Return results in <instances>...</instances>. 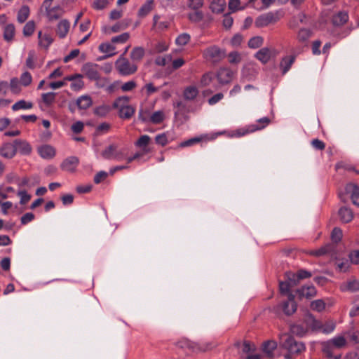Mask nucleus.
Wrapping results in <instances>:
<instances>
[{
  "label": "nucleus",
  "mask_w": 359,
  "mask_h": 359,
  "mask_svg": "<svg viewBox=\"0 0 359 359\" xmlns=\"http://www.w3.org/2000/svg\"><path fill=\"white\" fill-rule=\"evenodd\" d=\"M103 158L107 160L115 159L121 161L126 157L123 149H119L116 144H111L107 147L101 153Z\"/></svg>",
  "instance_id": "423d86ee"
},
{
  "label": "nucleus",
  "mask_w": 359,
  "mask_h": 359,
  "mask_svg": "<svg viewBox=\"0 0 359 359\" xmlns=\"http://www.w3.org/2000/svg\"><path fill=\"white\" fill-rule=\"evenodd\" d=\"M191 39V36L187 33L180 34L175 39V43L179 46L187 45Z\"/></svg>",
  "instance_id": "a18cd8bd"
},
{
  "label": "nucleus",
  "mask_w": 359,
  "mask_h": 359,
  "mask_svg": "<svg viewBox=\"0 0 359 359\" xmlns=\"http://www.w3.org/2000/svg\"><path fill=\"white\" fill-rule=\"evenodd\" d=\"M264 42V39L262 36H257L251 38L248 41V46L250 48H257L260 47Z\"/></svg>",
  "instance_id": "de8ad7c7"
},
{
  "label": "nucleus",
  "mask_w": 359,
  "mask_h": 359,
  "mask_svg": "<svg viewBox=\"0 0 359 359\" xmlns=\"http://www.w3.org/2000/svg\"><path fill=\"white\" fill-rule=\"evenodd\" d=\"M203 55L206 60L218 63L225 57L226 52L217 46H211L203 50Z\"/></svg>",
  "instance_id": "7ed1b4c3"
},
{
  "label": "nucleus",
  "mask_w": 359,
  "mask_h": 359,
  "mask_svg": "<svg viewBox=\"0 0 359 359\" xmlns=\"http://www.w3.org/2000/svg\"><path fill=\"white\" fill-rule=\"evenodd\" d=\"M348 20V15L346 12H339L337 15L332 18V22L334 25H342L346 22Z\"/></svg>",
  "instance_id": "72a5a7b5"
},
{
  "label": "nucleus",
  "mask_w": 359,
  "mask_h": 359,
  "mask_svg": "<svg viewBox=\"0 0 359 359\" xmlns=\"http://www.w3.org/2000/svg\"><path fill=\"white\" fill-rule=\"evenodd\" d=\"M21 86V83L16 77L12 78L10 81V83L8 84L11 91L13 94H19L22 91Z\"/></svg>",
  "instance_id": "4c0bfd02"
},
{
  "label": "nucleus",
  "mask_w": 359,
  "mask_h": 359,
  "mask_svg": "<svg viewBox=\"0 0 359 359\" xmlns=\"http://www.w3.org/2000/svg\"><path fill=\"white\" fill-rule=\"evenodd\" d=\"M280 307L285 315L290 316L293 314L297 308L294 301V296L292 294H290L287 300L283 302L280 304Z\"/></svg>",
  "instance_id": "9d476101"
},
{
  "label": "nucleus",
  "mask_w": 359,
  "mask_h": 359,
  "mask_svg": "<svg viewBox=\"0 0 359 359\" xmlns=\"http://www.w3.org/2000/svg\"><path fill=\"white\" fill-rule=\"evenodd\" d=\"M290 332L292 334L302 337L305 335L308 332V327H306L304 321L301 324H294L291 325Z\"/></svg>",
  "instance_id": "cd10ccee"
},
{
  "label": "nucleus",
  "mask_w": 359,
  "mask_h": 359,
  "mask_svg": "<svg viewBox=\"0 0 359 359\" xmlns=\"http://www.w3.org/2000/svg\"><path fill=\"white\" fill-rule=\"evenodd\" d=\"M170 25V22L168 20H161V16L154 15L153 17V29L157 31H163L166 29Z\"/></svg>",
  "instance_id": "aec40b11"
},
{
  "label": "nucleus",
  "mask_w": 359,
  "mask_h": 359,
  "mask_svg": "<svg viewBox=\"0 0 359 359\" xmlns=\"http://www.w3.org/2000/svg\"><path fill=\"white\" fill-rule=\"evenodd\" d=\"M144 55V50L142 47H135L130 53V58L135 61H140Z\"/></svg>",
  "instance_id": "a19ab883"
},
{
  "label": "nucleus",
  "mask_w": 359,
  "mask_h": 359,
  "mask_svg": "<svg viewBox=\"0 0 359 359\" xmlns=\"http://www.w3.org/2000/svg\"><path fill=\"white\" fill-rule=\"evenodd\" d=\"M129 105V97L128 96H121L116 99L112 104L114 109H116L118 111L120 109Z\"/></svg>",
  "instance_id": "473e14b6"
},
{
  "label": "nucleus",
  "mask_w": 359,
  "mask_h": 359,
  "mask_svg": "<svg viewBox=\"0 0 359 359\" xmlns=\"http://www.w3.org/2000/svg\"><path fill=\"white\" fill-rule=\"evenodd\" d=\"M91 97L88 95H82L76 100V104L81 109H86L92 105Z\"/></svg>",
  "instance_id": "2f4dec72"
},
{
  "label": "nucleus",
  "mask_w": 359,
  "mask_h": 359,
  "mask_svg": "<svg viewBox=\"0 0 359 359\" xmlns=\"http://www.w3.org/2000/svg\"><path fill=\"white\" fill-rule=\"evenodd\" d=\"M330 341L335 348H341L345 347L347 344L345 332L336 335L334 337L330 339Z\"/></svg>",
  "instance_id": "b1692460"
},
{
  "label": "nucleus",
  "mask_w": 359,
  "mask_h": 359,
  "mask_svg": "<svg viewBox=\"0 0 359 359\" xmlns=\"http://www.w3.org/2000/svg\"><path fill=\"white\" fill-rule=\"evenodd\" d=\"M135 111V108L129 104L123 109H120L118 112L120 118L123 119H129L134 115Z\"/></svg>",
  "instance_id": "e433bc0d"
},
{
  "label": "nucleus",
  "mask_w": 359,
  "mask_h": 359,
  "mask_svg": "<svg viewBox=\"0 0 359 359\" xmlns=\"http://www.w3.org/2000/svg\"><path fill=\"white\" fill-rule=\"evenodd\" d=\"M346 336L349 337L351 341H352L354 344H359V331L358 330H349L345 332Z\"/></svg>",
  "instance_id": "338daca9"
},
{
  "label": "nucleus",
  "mask_w": 359,
  "mask_h": 359,
  "mask_svg": "<svg viewBox=\"0 0 359 359\" xmlns=\"http://www.w3.org/2000/svg\"><path fill=\"white\" fill-rule=\"evenodd\" d=\"M336 264L337 270L340 272H346L350 267V262L348 259L338 260Z\"/></svg>",
  "instance_id": "0e129e2a"
},
{
  "label": "nucleus",
  "mask_w": 359,
  "mask_h": 359,
  "mask_svg": "<svg viewBox=\"0 0 359 359\" xmlns=\"http://www.w3.org/2000/svg\"><path fill=\"white\" fill-rule=\"evenodd\" d=\"M312 310L321 312L325 309V303L322 299H317L311 303Z\"/></svg>",
  "instance_id": "052dcab7"
},
{
  "label": "nucleus",
  "mask_w": 359,
  "mask_h": 359,
  "mask_svg": "<svg viewBox=\"0 0 359 359\" xmlns=\"http://www.w3.org/2000/svg\"><path fill=\"white\" fill-rule=\"evenodd\" d=\"M17 153L15 142L13 143L6 142L0 147V155L8 159L13 158Z\"/></svg>",
  "instance_id": "1a4fd4ad"
},
{
  "label": "nucleus",
  "mask_w": 359,
  "mask_h": 359,
  "mask_svg": "<svg viewBox=\"0 0 359 359\" xmlns=\"http://www.w3.org/2000/svg\"><path fill=\"white\" fill-rule=\"evenodd\" d=\"M35 29V23L34 21H28L23 27V34L25 36H30L33 34Z\"/></svg>",
  "instance_id": "603ef678"
},
{
  "label": "nucleus",
  "mask_w": 359,
  "mask_h": 359,
  "mask_svg": "<svg viewBox=\"0 0 359 359\" xmlns=\"http://www.w3.org/2000/svg\"><path fill=\"white\" fill-rule=\"evenodd\" d=\"M20 196V203L22 205L26 204L31 198V196L25 190H19L17 193Z\"/></svg>",
  "instance_id": "774afa93"
},
{
  "label": "nucleus",
  "mask_w": 359,
  "mask_h": 359,
  "mask_svg": "<svg viewBox=\"0 0 359 359\" xmlns=\"http://www.w3.org/2000/svg\"><path fill=\"white\" fill-rule=\"evenodd\" d=\"M83 73L91 81L98 79V65L86 63L82 67Z\"/></svg>",
  "instance_id": "9b49d317"
},
{
  "label": "nucleus",
  "mask_w": 359,
  "mask_h": 359,
  "mask_svg": "<svg viewBox=\"0 0 359 359\" xmlns=\"http://www.w3.org/2000/svg\"><path fill=\"white\" fill-rule=\"evenodd\" d=\"M165 118V114L163 111H156L154 112L151 117H150V121L153 123L158 124L161 123Z\"/></svg>",
  "instance_id": "09e8293b"
},
{
  "label": "nucleus",
  "mask_w": 359,
  "mask_h": 359,
  "mask_svg": "<svg viewBox=\"0 0 359 359\" xmlns=\"http://www.w3.org/2000/svg\"><path fill=\"white\" fill-rule=\"evenodd\" d=\"M345 190L351 195L353 203L359 206V187L355 184L349 183L346 186Z\"/></svg>",
  "instance_id": "dca6fc26"
},
{
  "label": "nucleus",
  "mask_w": 359,
  "mask_h": 359,
  "mask_svg": "<svg viewBox=\"0 0 359 359\" xmlns=\"http://www.w3.org/2000/svg\"><path fill=\"white\" fill-rule=\"evenodd\" d=\"M335 348L330 340L323 342L322 344V350L323 352L326 354L327 357L332 358L333 357V351Z\"/></svg>",
  "instance_id": "37998d69"
},
{
  "label": "nucleus",
  "mask_w": 359,
  "mask_h": 359,
  "mask_svg": "<svg viewBox=\"0 0 359 359\" xmlns=\"http://www.w3.org/2000/svg\"><path fill=\"white\" fill-rule=\"evenodd\" d=\"M38 152L43 158L50 159L55 155V149L53 147L44 144L38 148Z\"/></svg>",
  "instance_id": "f3484780"
},
{
  "label": "nucleus",
  "mask_w": 359,
  "mask_h": 359,
  "mask_svg": "<svg viewBox=\"0 0 359 359\" xmlns=\"http://www.w3.org/2000/svg\"><path fill=\"white\" fill-rule=\"evenodd\" d=\"M171 140H172V139H169V137L168 136V133H166L158 134L155 137L156 143L159 145H161V146L166 145Z\"/></svg>",
  "instance_id": "3c124183"
},
{
  "label": "nucleus",
  "mask_w": 359,
  "mask_h": 359,
  "mask_svg": "<svg viewBox=\"0 0 359 359\" xmlns=\"http://www.w3.org/2000/svg\"><path fill=\"white\" fill-rule=\"evenodd\" d=\"M257 60L263 64L267 63L271 57V50L268 48H261L255 55Z\"/></svg>",
  "instance_id": "393cba45"
},
{
  "label": "nucleus",
  "mask_w": 359,
  "mask_h": 359,
  "mask_svg": "<svg viewBox=\"0 0 359 359\" xmlns=\"http://www.w3.org/2000/svg\"><path fill=\"white\" fill-rule=\"evenodd\" d=\"M15 26L13 24L6 25L4 29V39L8 42L11 41L15 36Z\"/></svg>",
  "instance_id": "c9c22d12"
},
{
  "label": "nucleus",
  "mask_w": 359,
  "mask_h": 359,
  "mask_svg": "<svg viewBox=\"0 0 359 359\" xmlns=\"http://www.w3.org/2000/svg\"><path fill=\"white\" fill-rule=\"evenodd\" d=\"M19 81L22 86L27 87L32 83V76L29 72H25L21 74Z\"/></svg>",
  "instance_id": "4d7b16f0"
},
{
  "label": "nucleus",
  "mask_w": 359,
  "mask_h": 359,
  "mask_svg": "<svg viewBox=\"0 0 359 359\" xmlns=\"http://www.w3.org/2000/svg\"><path fill=\"white\" fill-rule=\"evenodd\" d=\"M304 321L306 327H308L309 331H318L321 329L322 323L319 320H316L311 313L306 315Z\"/></svg>",
  "instance_id": "ddd939ff"
},
{
  "label": "nucleus",
  "mask_w": 359,
  "mask_h": 359,
  "mask_svg": "<svg viewBox=\"0 0 359 359\" xmlns=\"http://www.w3.org/2000/svg\"><path fill=\"white\" fill-rule=\"evenodd\" d=\"M100 52L105 53L107 57L114 55L116 52V47L112 43H102L99 46Z\"/></svg>",
  "instance_id": "bb28decb"
},
{
  "label": "nucleus",
  "mask_w": 359,
  "mask_h": 359,
  "mask_svg": "<svg viewBox=\"0 0 359 359\" xmlns=\"http://www.w3.org/2000/svg\"><path fill=\"white\" fill-rule=\"evenodd\" d=\"M255 74L256 71L253 67H245L242 71L243 76L247 78L248 80L252 79Z\"/></svg>",
  "instance_id": "680f3d73"
},
{
  "label": "nucleus",
  "mask_w": 359,
  "mask_h": 359,
  "mask_svg": "<svg viewBox=\"0 0 359 359\" xmlns=\"http://www.w3.org/2000/svg\"><path fill=\"white\" fill-rule=\"evenodd\" d=\"M277 344L275 341H266L263 344V351L269 357L272 356V353L273 350L276 348Z\"/></svg>",
  "instance_id": "79ce46f5"
},
{
  "label": "nucleus",
  "mask_w": 359,
  "mask_h": 359,
  "mask_svg": "<svg viewBox=\"0 0 359 359\" xmlns=\"http://www.w3.org/2000/svg\"><path fill=\"white\" fill-rule=\"evenodd\" d=\"M339 216L342 222L348 223L353 218V214L350 208L342 207L339 210Z\"/></svg>",
  "instance_id": "a878e982"
},
{
  "label": "nucleus",
  "mask_w": 359,
  "mask_h": 359,
  "mask_svg": "<svg viewBox=\"0 0 359 359\" xmlns=\"http://www.w3.org/2000/svg\"><path fill=\"white\" fill-rule=\"evenodd\" d=\"M336 325L333 321H327L325 324H322L321 329L318 330L324 334H330L335 329Z\"/></svg>",
  "instance_id": "5fc2aeb1"
},
{
  "label": "nucleus",
  "mask_w": 359,
  "mask_h": 359,
  "mask_svg": "<svg viewBox=\"0 0 359 359\" xmlns=\"http://www.w3.org/2000/svg\"><path fill=\"white\" fill-rule=\"evenodd\" d=\"M14 142L17 151L22 155H29L31 153L32 147L27 142L21 140H15Z\"/></svg>",
  "instance_id": "412c9836"
},
{
  "label": "nucleus",
  "mask_w": 359,
  "mask_h": 359,
  "mask_svg": "<svg viewBox=\"0 0 359 359\" xmlns=\"http://www.w3.org/2000/svg\"><path fill=\"white\" fill-rule=\"evenodd\" d=\"M297 294L300 298L305 297L309 299L316 294V290L313 285H306L297 290Z\"/></svg>",
  "instance_id": "6ab92c4d"
},
{
  "label": "nucleus",
  "mask_w": 359,
  "mask_h": 359,
  "mask_svg": "<svg viewBox=\"0 0 359 359\" xmlns=\"http://www.w3.org/2000/svg\"><path fill=\"white\" fill-rule=\"evenodd\" d=\"M150 140L151 138L149 135H144L140 136V137L136 142L135 145L141 148L144 151L147 152L149 150L147 149V147L149 144Z\"/></svg>",
  "instance_id": "58836bf2"
},
{
  "label": "nucleus",
  "mask_w": 359,
  "mask_h": 359,
  "mask_svg": "<svg viewBox=\"0 0 359 359\" xmlns=\"http://www.w3.org/2000/svg\"><path fill=\"white\" fill-rule=\"evenodd\" d=\"M79 164V158L76 156H69L65 159L62 164V170L67 172H74Z\"/></svg>",
  "instance_id": "2eb2a0df"
},
{
  "label": "nucleus",
  "mask_w": 359,
  "mask_h": 359,
  "mask_svg": "<svg viewBox=\"0 0 359 359\" xmlns=\"http://www.w3.org/2000/svg\"><path fill=\"white\" fill-rule=\"evenodd\" d=\"M130 37V35L128 32H124L118 36H114L111 42L112 43H124L126 42Z\"/></svg>",
  "instance_id": "e2e57ef3"
},
{
  "label": "nucleus",
  "mask_w": 359,
  "mask_h": 359,
  "mask_svg": "<svg viewBox=\"0 0 359 359\" xmlns=\"http://www.w3.org/2000/svg\"><path fill=\"white\" fill-rule=\"evenodd\" d=\"M33 107V103L30 101H26L25 100H20L18 102H16L13 106H12V110L19 111V110H26V109H30Z\"/></svg>",
  "instance_id": "7c9ffc66"
},
{
  "label": "nucleus",
  "mask_w": 359,
  "mask_h": 359,
  "mask_svg": "<svg viewBox=\"0 0 359 359\" xmlns=\"http://www.w3.org/2000/svg\"><path fill=\"white\" fill-rule=\"evenodd\" d=\"M198 94V88L194 86L187 87L184 90V97L185 100H194Z\"/></svg>",
  "instance_id": "f704fd0d"
},
{
  "label": "nucleus",
  "mask_w": 359,
  "mask_h": 359,
  "mask_svg": "<svg viewBox=\"0 0 359 359\" xmlns=\"http://www.w3.org/2000/svg\"><path fill=\"white\" fill-rule=\"evenodd\" d=\"M286 280L290 283L293 287L295 286L299 281L297 273L287 271L285 273Z\"/></svg>",
  "instance_id": "13d9d810"
},
{
  "label": "nucleus",
  "mask_w": 359,
  "mask_h": 359,
  "mask_svg": "<svg viewBox=\"0 0 359 359\" xmlns=\"http://www.w3.org/2000/svg\"><path fill=\"white\" fill-rule=\"evenodd\" d=\"M203 14L198 10H194L193 12L189 14V19L194 22H198L202 20Z\"/></svg>",
  "instance_id": "69168bd1"
},
{
  "label": "nucleus",
  "mask_w": 359,
  "mask_h": 359,
  "mask_svg": "<svg viewBox=\"0 0 359 359\" xmlns=\"http://www.w3.org/2000/svg\"><path fill=\"white\" fill-rule=\"evenodd\" d=\"M70 22L67 19L60 20L56 26L55 32L60 39H65L70 29Z\"/></svg>",
  "instance_id": "f8f14e48"
},
{
  "label": "nucleus",
  "mask_w": 359,
  "mask_h": 359,
  "mask_svg": "<svg viewBox=\"0 0 359 359\" xmlns=\"http://www.w3.org/2000/svg\"><path fill=\"white\" fill-rule=\"evenodd\" d=\"M334 249V246L332 244H327L325 246L319 248L317 250L312 251L311 255H316V256H322L326 254L330 253L331 251H332Z\"/></svg>",
  "instance_id": "c03bdc74"
},
{
  "label": "nucleus",
  "mask_w": 359,
  "mask_h": 359,
  "mask_svg": "<svg viewBox=\"0 0 359 359\" xmlns=\"http://www.w3.org/2000/svg\"><path fill=\"white\" fill-rule=\"evenodd\" d=\"M283 346L286 348L290 354H299L306 349L305 345L302 341H296L292 337L286 334L281 336Z\"/></svg>",
  "instance_id": "f03ea898"
},
{
  "label": "nucleus",
  "mask_w": 359,
  "mask_h": 359,
  "mask_svg": "<svg viewBox=\"0 0 359 359\" xmlns=\"http://www.w3.org/2000/svg\"><path fill=\"white\" fill-rule=\"evenodd\" d=\"M280 17L279 11H270L259 15L256 18L255 24L257 27H264L271 24L276 23L280 20Z\"/></svg>",
  "instance_id": "39448f33"
},
{
  "label": "nucleus",
  "mask_w": 359,
  "mask_h": 359,
  "mask_svg": "<svg viewBox=\"0 0 359 359\" xmlns=\"http://www.w3.org/2000/svg\"><path fill=\"white\" fill-rule=\"evenodd\" d=\"M82 76L81 74H75L67 76L65 80L72 81L70 88L74 91L80 90L83 86V82L81 80Z\"/></svg>",
  "instance_id": "a211bd4d"
},
{
  "label": "nucleus",
  "mask_w": 359,
  "mask_h": 359,
  "mask_svg": "<svg viewBox=\"0 0 359 359\" xmlns=\"http://www.w3.org/2000/svg\"><path fill=\"white\" fill-rule=\"evenodd\" d=\"M295 56L287 55L282 58L280 62V68L283 74H286L290 69L292 64L294 62Z\"/></svg>",
  "instance_id": "4be33fe9"
},
{
  "label": "nucleus",
  "mask_w": 359,
  "mask_h": 359,
  "mask_svg": "<svg viewBox=\"0 0 359 359\" xmlns=\"http://www.w3.org/2000/svg\"><path fill=\"white\" fill-rule=\"evenodd\" d=\"M234 72L229 68L221 67L216 74V77L220 84H226L230 83L233 77Z\"/></svg>",
  "instance_id": "0eeeda50"
},
{
  "label": "nucleus",
  "mask_w": 359,
  "mask_h": 359,
  "mask_svg": "<svg viewBox=\"0 0 359 359\" xmlns=\"http://www.w3.org/2000/svg\"><path fill=\"white\" fill-rule=\"evenodd\" d=\"M154 0H147L139 9L137 15L144 18L153 9Z\"/></svg>",
  "instance_id": "c85d7f7f"
},
{
  "label": "nucleus",
  "mask_w": 359,
  "mask_h": 359,
  "mask_svg": "<svg viewBox=\"0 0 359 359\" xmlns=\"http://www.w3.org/2000/svg\"><path fill=\"white\" fill-rule=\"evenodd\" d=\"M115 65L119 74L123 76L133 74L137 69V65L134 62H130L123 55L116 61Z\"/></svg>",
  "instance_id": "20e7f679"
},
{
  "label": "nucleus",
  "mask_w": 359,
  "mask_h": 359,
  "mask_svg": "<svg viewBox=\"0 0 359 359\" xmlns=\"http://www.w3.org/2000/svg\"><path fill=\"white\" fill-rule=\"evenodd\" d=\"M53 42V38L48 33L38 32V45L40 48L48 50Z\"/></svg>",
  "instance_id": "4468645a"
},
{
  "label": "nucleus",
  "mask_w": 359,
  "mask_h": 359,
  "mask_svg": "<svg viewBox=\"0 0 359 359\" xmlns=\"http://www.w3.org/2000/svg\"><path fill=\"white\" fill-rule=\"evenodd\" d=\"M51 4L46 5L45 0L42 5V7L45 8L46 17L50 21L58 19L62 14V9L59 6L51 7Z\"/></svg>",
  "instance_id": "6e6552de"
},
{
  "label": "nucleus",
  "mask_w": 359,
  "mask_h": 359,
  "mask_svg": "<svg viewBox=\"0 0 359 359\" xmlns=\"http://www.w3.org/2000/svg\"><path fill=\"white\" fill-rule=\"evenodd\" d=\"M210 8L213 13H222L225 7L224 0H210Z\"/></svg>",
  "instance_id": "c756f323"
},
{
  "label": "nucleus",
  "mask_w": 359,
  "mask_h": 359,
  "mask_svg": "<svg viewBox=\"0 0 359 359\" xmlns=\"http://www.w3.org/2000/svg\"><path fill=\"white\" fill-rule=\"evenodd\" d=\"M340 290L342 292H356L359 290V281L357 280H350L341 284Z\"/></svg>",
  "instance_id": "5701e85b"
},
{
  "label": "nucleus",
  "mask_w": 359,
  "mask_h": 359,
  "mask_svg": "<svg viewBox=\"0 0 359 359\" xmlns=\"http://www.w3.org/2000/svg\"><path fill=\"white\" fill-rule=\"evenodd\" d=\"M293 286L290 285V283H288L286 280L285 281H280L279 283V289L280 292L282 294H285L289 297L290 294H292L290 292V288Z\"/></svg>",
  "instance_id": "6e6d98bb"
},
{
  "label": "nucleus",
  "mask_w": 359,
  "mask_h": 359,
  "mask_svg": "<svg viewBox=\"0 0 359 359\" xmlns=\"http://www.w3.org/2000/svg\"><path fill=\"white\" fill-rule=\"evenodd\" d=\"M55 95H56V93H53V92H49V93L42 94L41 98H42L43 103L46 106L51 105L55 102Z\"/></svg>",
  "instance_id": "8fccbe9b"
},
{
  "label": "nucleus",
  "mask_w": 359,
  "mask_h": 359,
  "mask_svg": "<svg viewBox=\"0 0 359 359\" xmlns=\"http://www.w3.org/2000/svg\"><path fill=\"white\" fill-rule=\"evenodd\" d=\"M111 111V107L106 104L100 105L96 107L94 110V113L100 116H107Z\"/></svg>",
  "instance_id": "864d4df0"
},
{
  "label": "nucleus",
  "mask_w": 359,
  "mask_h": 359,
  "mask_svg": "<svg viewBox=\"0 0 359 359\" xmlns=\"http://www.w3.org/2000/svg\"><path fill=\"white\" fill-rule=\"evenodd\" d=\"M311 36V31L307 29H302L299 31L297 39L299 42H306Z\"/></svg>",
  "instance_id": "bf43d9fd"
},
{
  "label": "nucleus",
  "mask_w": 359,
  "mask_h": 359,
  "mask_svg": "<svg viewBox=\"0 0 359 359\" xmlns=\"http://www.w3.org/2000/svg\"><path fill=\"white\" fill-rule=\"evenodd\" d=\"M259 124H253L248 126L244 128H239L235 131L228 132L227 135L229 137H240L244 136L250 133L255 132L259 130H262L265 128L269 123L270 120L267 117H263L257 121Z\"/></svg>",
  "instance_id": "f257e3e1"
},
{
  "label": "nucleus",
  "mask_w": 359,
  "mask_h": 359,
  "mask_svg": "<svg viewBox=\"0 0 359 359\" xmlns=\"http://www.w3.org/2000/svg\"><path fill=\"white\" fill-rule=\"evenodd\" d=\"M172 60V57L170 54H167L163 56H158L155 59V64L156 65L163 67L170 62Z\"/></svg>",
  "instance_id": "49530a36"
},
{
  "label": "nucleus",
  "mask_w": 359,
  "mask_h": 359,
  "mask_svg": "<svg viewBox=\"0 0 359 359\" xmlns=\"http://www.w3.org/2000/svg\"><path fill=\"white\" fill-rule=\"evenodd\" d=\"M29 15V8L27 6H22L18 13V21L23 23Z\"/></svg>",
  "instance_id": "ea45409f"
}]
</instances>
